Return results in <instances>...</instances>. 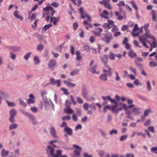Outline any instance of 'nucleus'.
I'll use <instances>...</instances> for the list:
<instances>
[{"label": "nucleus", "instance_id": "nucleus-4", "mask_svg": "<svg viewBox=\"0 0 157 157\" xmlns=\"http://www.w3.org/2000/svg\"><path fill=\"white\" fill-rule=\"evenodd\" d=\"M103 71L105 74L101 75L99 77V78L101 80L106 81L107 80V76H110L112 75V72L109 67L106 65H105Z\"/></svg>", "mask_w": 157, "mask_h": 157}, {"label": "nucleus", "instance_id": "nucleus-32", "mask_svg": "<svg viewBox=\"0 0 157 157\" xmlns=\"http://www.w3.org/2000/svg\"><path fill=\"white\" fill-rule=\"evenodd\" d=\"M76 55V59L77 61H80L82 59L80 52L79 51H76L75 52Z\"/></svg>", "mask_w": 157, "mask_h": 157}, {"label": "nucleus", "instance_id": "nucleus-42", "mask_svg": "<svg viewBox=\"0 0 157 157\" xmlns=\"http://www.w3.org/2000/svg\"><path fill=\"white\" fill-rule=\"evenodd\" d=\"M104 5L106 8L111 10L112 8V6L109 3L107 2V0H105Z\"/></svg>", "mask_w": 157, "mask_h": 157}, {"label": "nucleus", "instance_id": "nucleus-31", "mask_svg": "<svg viewBox=\"0 0 157 157\" xmlns=\"http://www.w3.org/2000/svg\"><path fill=\"white\" fill-rule=\"evenodd\" d=\"M102 98L104 100H109L112 103H113L115 102V100L113 99H111L110 96L109 95L106 96H102Z\"/></svg>", "mask_w": 157, "mask_h": 157}, {"label": "nucleus", "instance_id": "nucleus-18", "mask_svg": "<svg viewBox=\"0 0 157 157\" xmlns=\"http://www.w3.org/2000/svg\"><path fill=\"white\" fill-rule=\"evenodd\" d=\"M65 102L67 107L64 109V112L68 114H72L73 113V111L67 105V103L69 102V101L67 100H66L65 101Z\"/></svg>", "mask_w": 157, "mask_h": 157}, {"label": "nucleus", "instance_id": "nucleus-55", "mask_svg": "<svg viewBox=\"0 0 157 157\" xmlns=\"http://www.w3.org/2000/svg\"><path fill=\"white\" fill-rule=\"evenodd\" d=\"M128 138V136L126 135H122L121 136L120 140L121 141H122L125 140Z\"/></svg>", "mask_w": 157, "mask_h": 157}, {"label": "nucleus", "instance_id": "nucleus-29", "mask_svg": "<svg viewBox=\"0 0 157 157\" xmlns=\"http://www.w3.org/2000/svg\"><path fill=\"white\" fill-rule=\"evenodd\" d=\"M109 13L106 10H104L103 11L102 13L100 14V16L101 17L104 18L106 19L109 18L108 15Z\"/></svg>", "mask_w": 157, "mask_h": 157}, {"label": "nucleus", "instance_id": "nucleus-41", "mask_svg": "<svg viewBox=\"0 0 157 157\" xmlns=\"http://www.w3.org/2000/svg\"><path fill=\"white\" fill-rule=\"evenodd\" d=\"M131 4H132V6L137 11L138 10V6L135 3V1L132 0L131 2Z\"/></svg>", "mask_w": 157, "mask_h": 157}, {"label": "nucleus", "instance_id": "nucleus-53", "mask_svg": "<svg viewBox=\"0 0 157 157\" xmlns=\"http://www.w3.org/2000/svg\"><path fill=\"white\" fill-rule=\"evenodd\" d=\"M103 27L104 29H110L111 27L109 24L107 23H104L103 25Z\"/></svg>", "mask_w": 157, "mask_h": 157}, {"label": "nucleus", "instance_id": "nucleus-35", "mask_svg": "<svg viewBox=\"0 0 157 157\" xmlns=\"http://www.w3.org/2000/svg\"><path fill=\"white\" fill-rule=\"evenodd\" d=\"M128 55L129 56L132 58H134L136 56V53L132 49L130 50L128 52Z\"/></svg>", "mask_w": 157, "mask_h": 157}, {"label": "nucleus", "instance_id": "nucleus-38", "mask_svg": "<svg viewBox=\"0 0 157 157\" xmlns=\"http://www.w3.org/2000/svg\"><path fill=\"white\" fill-rule=\"evenodd\" d=\"M115 16L116 17H117V19L118 20H121L124 18V17L121 16L120 13L117 12H115Z\"/></svg>", "mask_w": 157, "mask_h": 157}, {"label": "nucleus", "instance_id": "nucleus-28", "mask_svg": "<svg viewBox=\"0 0 157 157\" xmlns=\"http://www.w3.org/2000/svg\"><path fill=\"white\" fill-rule=\"evenodd\" d=\"M50 133L53 137L58 138V136L56 135L55 129L52 126L51 127Z\"/></svg>", "mask_w": 157, "mask_h": 157}, {"label": "nucleus", "instance_id": "nucleus-63", "mask_svg": "<svg viewBox=\"0 0 157 157\" xmlns=\"http://www.w3.org/2000/svg\"><path fill=\"white\" fill-rule=\"evenodd\" d=\"M30 110L34 113H36L38 111L37 108L36 107H31L30 108Z\"/></svg>", "mask_w": 157, "mask_h": 157}, {"label": "nucleus", "instance_id": "nucleus-10", "mask_svg": "<svg viewBox=\"0 0 157 157\" xmlns=\"http://www.w3.org/2000/svg\"><path fill=\"white\" fill-rule=\"evenodd\" d=\"M45 20L47 22L50 21V22L51 23L52 22L53 25H56L57 24V22L59 21V17H49V16H47L45 18Z\"/></svg>", "mask_w": 157, "mask_h": 157}, {"label": "nucleus", "instance_id": "nucleus-1", "mask_svg": "<svg viewBox=\"0 0 157 157\" xmlns=\"http://www.w3.org/2000/svg\"><path fill=\"white\" fill-rule=\"evenodd\" d=\"M114 104L111 106L112 111L115 114H117L119 111H121L124 109V110L125 113L126 114H129V112L128 109L130 107L128 106L122 102L118 103L115 101L113 102Z\"/></svg>", "mask_w": 157, "mask_h": 157}, {"label": "nucleus", "instance_id": "nucleus-43", "mask_svg": "<svg viewBox=\"0 0 157 157\" xmlns=\"http://www.w3.org/2000/svg\"><path fill=\"white\" fill-rule=\"evenodd\" d=\"M115 80L116 81H120L121 80V77L119 76L118 72L117 71L115 72Z\"/></svg>", "mask_w": 157, "mask_h": 157}, {"label": "nucleus", "instance_id": "nucleus-56", "mask_svg": "<svg viewBox=\"0 0 157 157\" xmlns=\"http://www.w3.org/2000/svg\"><path fill=\"white\" fill-rule=\"evenodd\" d=\"M83 48L84 49L83 51H86L87 52H88L90 50V47L88 45H85L83 47Z\"/></svg>", "mask_w": 157, "mask_h": 157}, {"label": "nucleus", "instance_id": "nucleus-11", "mask_svg": "<svg viewBox=\"0 0 157 157\" xmlns=\"http://www.w3.org/2000/svg\"><path fill=\"white\" fill-rule=\"evenodd\" d=\"M43 100L45 104L44 107L46 109H49L50 108V106L51 105L53 109L54 110V105L51 100L46 98L44 99Z\"/></svg>", "mask_w": 157, "mask_h": 157}, {"label": "nucleus", "instance_id": "nucleus-49", "mask_svg": "<svg viewBox=\"0 0 157 157\" xmlns=\"http://www.w3.org/2000/svg\"><path fill=\"white\" fill-rule=\"evenodd\" d=\"M31 54V52H28L24 56V58L25 60H28Z\"/></svg>", "mask_w": 157, "mask_h": 157}, {"label": "nucleus", "instance_id": "nucleus-62", "mask_svg": "<svg viewBox=\"0 0 157 157\" xmlns=\"http://www.w3.org/2000/svg\"><path fill=\"white\" fill-rule=\"evenodd\" d=\"M56 80L53 78H51L50 79V83L52 85H55Z\"/></svg>", "mask_w": 157, "mask_h": 157}, {"label": "nucleus", "instance_id": "nucleus-39", "mask_svg": "<svg viewBox=\"0 0 157 157\" xmlns=\"http://www.w3.org/2000/svg\"><path fill=\"white\" fill-rule=\"evenodd\" d=\"M117 133L118 131L117 130L115 129H112L109 132V134L111 136H112L113 135H116L117 134Z\"/></svg>", "mask_w": 157, "mask_h": 157}, {"label": "nucleus", "instance_id": "nucleus-25", "mask_svg": "<svg viewBox=\"0 0 157 157\" xmlns=\"http://www.w3.org/2000/svg\"><path fill=\"white\" fill-rule=\"evenodd\" d=\"M82 94L83 97L85 99H87L88 95L87 91L86 88L83 87L82 90Z\"/></svg>", "mask_w": 157, "mask_h": 157}, {"label": "nucleus", "instance_id": "nucleus-16", "mask_svg": "<svg viewBox=\"0 0 157 157\" xmlns=\"http://www.w3.org/2000/svg\"><path fill=\"white\" fill-rule=\"evenodd\" d=\"M113 39V37L111 35H106L104 37L101 38V40L104 41L106 44H109L110 42V40Z\"/></svg>", "mask_w": 157, "mask_h": 157}, {"label": "nucleus", "instance_id": "nucleus-12", "mask_svg": "<svg viewBox=\"0 0 157 157\" xmlns=\"http://www.w3.org/2000/svg\"><path fill=\"white\" fill-rule=\"evenodd\" d=\"M149 25V23H147L145 24L144 26L143 27V28H144L145 31V33L144 34V36L146 37L145 38H147L149 36L152 35L151 33L150 30L148 28Z\"/></svg>", "mask_w": 157, "mask_h": 157}, {"label": "nucleus", "instance_id": "nucleus-59", "mask_svg": "<svg viewBox=\"0 0 157 157\" xmlns=\"http://www.w3.org/2000/svg\"><path fill=\"white\" fill-rule=\"evenodd\" d=\"M152 133L155 132V128L153 126H149L147 128Z\"/></svg>", "mask_w": 157, "mask_h": 157}, {"label": "nucleus", "instance_id": "nucleus-13", "mask_svg": "<svg viewBox=\"0 0 157 157\" xmlns=\"http://www.w3.org/2000/svg\"><path fill=\"white\" fill-rule=\"evenodd\" d=\"M79 11L81 15V17L82 18H87V20L90 22L91 20L90 17L84 11L83 8L81 7L79 9Z\"/></svg>", "mask_w": 157, "mask_h": 157}, {"label": "nucleus", "instance_id": "nucleus-47", "mask_svg": "<svg viewBox=\"0 0 157 157\" xmlns=\"http://www.w3.org/2000/svg\"><path fill=\"white\" fill-rule=\"evenodd\" d=\"M151 151L154 153L157 154V147H151Z\"/></svg>", "mask_w": 157, "mask_h": 157}, {"label": "nucleus", "instance_id": "nucleus-40", "mask_svg": "<svg viewBox=\"0 0 157 157\" xmlns=\"http://www.w3.org/2000/svg\"><path fill=\"white\" fill-rule=\"evenodd\" d=\"M6 102L7 103L8 106L9 107H14L16 105V104L15 102H9L7 100H6Z\"/></svg>", "mask_w": 157, "mask_h": 157}, {"label": "nucleus", "instance_id": "nucleus-57", "mask_svg": "<svg viewBox=\"0 0 157 157\" xmlns=\"http://www.w3.org/2000/svg\"><path fill=\"white\" fill-rule=\"evenodd\" d=\"M20 112L24 115L27 116L28 117H29V116L31 115L30 113H29L26 112L25 111H24L23 110H20Z\"/></svg>", "mask_w": 157, "mask_h": 157}, {"label": "nucleus", "instance_id": "nucleus-21", "mask_svg": "<svg viewBox=\"0 0 157 157\" xmlns=\"http://www.w3.org/2000/svg\"><path fill=\"white\" fill-rule=\"evenodd\" d=\"M147 38L150 39L152 40V43H151V44L154 48H155L157 47V42L155 37L152 35L147 38Z\"/></svg>", "mask_w": 157, "mask_h": 157}, {"label": "nucleus", "instance_id": "nucleus-51", "mask_svg": "<svg viewBox=\"0 0 157 157\" xmlns=\"http://www.w3.org/2000/svg\"><path fill=\"white\" fill-rule=\"evenodd\" d=\"M151 110L150 109H148L146 110L144 113V116L145 117H146L147 116H148L149 114L151 113Z\"/></svg>", "mask_w": 157, "mask_h": 157}, {"label": "nucleus", "instance_id": "nucleus-19", "mask_svg": "<svg viewBox=\"0 0 157 157\" xmlns=\"http://www.w3.org/2000/svg\"><path fill=\"white\" fill-rule=\"evenodd\" d=\"M64 84L67 86L69 88H74L76 86V84L72 83L70 81L64 80L63 81Z\"/></svg>", "mask_w": 157, "mask_h": 157}, {"label": "nucleus", "instance_id": "nucleus-46", "mask_svg": "<svg viewBox=\"0 0 157 157\" xmlns=\"http://www.w3.org/2000/svg\"><path fill=\"white\" fill-rule=\"evenodd\" d=\"M151 124V121L150 119H147L144 123L145 126H147L150 125Z\"/></svg>", "mask_w": 157, "mask_h": 157}, {"label": "nucleus", "instance_id": "nucleus-36", "mask_svg": "<svg viewBox=\"0 0 157 157\" xmlns=\"http://www.w3.org/2000/svg\"><path fill=\"white\" fill-rule=\"evenodd\" d=\"M83 24L85 26L86 29H88L90 28H91L93 27V26L91 24L88 23L85 20L84 21Z\"/></svg>", "mask_w": 157, "mask_h": 157}, {"label": "nucleus", "instance_id": "nucleus-54", "mask_svg": "<svg viewBox=\"0 0 157 157\" xmlns=\"http://www.w3.org/2000/svg\"><path fill=\"white\" fill-rule=\"evenodd\" d=\"M129 70L132 72H133L135 75H136V69L133 68L132 66H130Z\"/></svg>", "mask_w": 157, "mask_h": 157}, {"label": "nucleus", "instance_id": "nucleus-20", "mask_svg": "<svg viewBox=\"0 0 157 157\" xmlns=\"http://www.w3.org/2000/svg\"><path fill=\"white\" fill-rule=\"evenodd\" d=\"M29 98L27 100V102L29 104H33L35 102V98L33 95L30 94L29 95Z\"/></svg>", "mask_w": 157, "mask_h": 157}, {"label": "nucleus", "instance_id": "nucleus-3", "mask_svg": "<svg viewBox=\"0 0 157 157\" xmlns=\"http://www.w3.org/2000/svg\"><path fill=\"white\" fill-rule=\"evenodd\" d=\"M47 151L48 154V157H67L66 155H62V151L60 150H57L56 153H54V149L50 146H48Z\"/></svg>", "mask_w": 157, "mask_h": 157}, {"label": "nucleus", "instance_id": "nucleus-14", "mask_svg": "<svg viewBox=\"0 0 157 157\" xmlns=\"http://www.w3.org/2000/svg\"><path fill=\"white\" fill-rule=\"evenodd\" d=\"M9 97L7 93L0 90V105L1 104L2 99H6Z\"/></svg>", "mask_w": 157, "mask_h": 157}, {"label": "nucleus", "instance_id": "nucleus-48", "mask_svg": "<svg viewBox=\"0 0 157 157\" xmlns=\"http://www.w3.org/2000/svg\"><path fill=\"white\" fill-rule=\"evenodd\" d=\"M36 17V14L32 13L29 17V18L30 19L31 21H33V19H35Z\"/></svg>", "mask_w": 157, "mask_h": 157}, {"label": "nucleus", "instance_id": "nucleus-7", "mask_svg": "<svg viewBox=\"0 0 157 157\" xmlns=\"http://www.w3.org/2000/svg\"><path fill=\"white\" fill-rule=\"evenodd\" d=\"M43 11L45 13V14L49 17H52L54 15L55 11L50 6H47L43 9Z\"/></svg>", "mask_w": 157, "mask_h": 157}, {"label": "nucleus", "instance_id": "nucleus-64", "mask_svg": "<svg viewBox=\"0 0 157 157\" xmlns=\"http://www.w3.org/2000/svg\"><path fill=\"white\" fill-rule=\"evenodd\" d=\"M149 65L151 67H155L157 66V64L155 62H150Z\"/></svg>", "mask_w": 157, "mask_h": 157}, {"label": "nucleus", "instance_id": "nucleus-52", "mask_svg": "<svg viewBox=\"0 0 157 157\" xmlns=\"http://www.w3.org/2000/svg\"><path fill=\"white\" fill-rule=\"evenodd\" d=\"M18 100L19 101L20 104L22 105L24 107H25L26 106V105L25 103L24 102V101L21 99H19Z\"/></svg>", "mask_w": 157, "mask_h": 157}, {"label": "nucleus", "instance_id": "nucleus-50", "mask_svg": "<svg viewBox=\"0 0 157 157\" xmlns=\"http://www.w3.org/2000/svg\"><path fill=\"white\" fill-rule=\"evenodd\" d=\"M10 58L11 59L13 60H15L16 57V54L12 52H10Z\"/></svg>", "mask_w": 157, "mask_h": 157}, {"label": "nucleus", "instance_id": "nucleus-30", "mask_svg": "<svg viewBox=\"0 0 157 157\" xmlns=\"http://www.w3.org/2000/svg\"><path fill=\"white\" fill-rule=\"evenodd\" d=\"M30 120L32 121V123L34 125H36L37 124V122L35 118L32 115H31L28 117Z\"/></svg>", "mask_w": 157, "mask_h": 157}, {"label": "nucleus", "instance_id": "nucleus-24", "mask_svg": "<svg viewBox=\"0 0 157 157\" xmlns=\"http://www.w3.org/2000/svg\"><path fill=\"white\" fill-rule=\"evenodd\" d=\"M9 49L13 52H17L21 49V48L16 46H10L9 47Z\"/></svg>", "mask_w": 157, "mask_h": 157}, {"label": "nucleus", "instance_id": "nucleus-5", "mask_svg": "<svg viewBox=\"0 0 157 157\" xmlns=\"http://www.w3.org/2000/svg\"><path fill=\"white\" fill-rule=\"evenodd\" d=\"M139 40L140 42L142 43V45L147 48H148L149 47L147 45L146 43H148L151 46V48L149 49V51L150 52L152 51L153 48H154L151 44V43L146 38H145V37L143 36H139Z\"/></svg>", "mask_w": 157, "mask_h": 157}, {"label": "nucleus", "instance_id": "nucleus-45", "mask_svg": "<svg viewBox=\"0 0 157 157\" xmlns=\"http://www.w3.org/2000/svg\"><path fill=\"white\" fill-rule=\"evenodd\" d=\"M78 69H76L72 71L70 73V74L71 76H74L77 74L79 72Z\"/></svg>", "mask_w": 157, "mask_h": 157}, {"label": "nucleus", "instance_id": "nucleus-27", "mask_svg": "<svg viewBox=\"0 0 157 157\" xmlns=\"http://www.w3.org/2000/svg\"><path fill=\"white\" fill-rule=\"evenodd\" d=\"M13 14L15 18L19 19L21 21L23 20V17L19 14V12L17 10H16L14 12Z\"/></svg>", "mask_w": 157, "mask_h": 157}, {"label": "nucleus", "instance_id": "nucleus-26", "mask_svg": "<svg viewBox=\"0 0 157 157\" xmlns=\"http://www.w3.org/2000/svg\"><path fill=\"white\" fill-rule=\"evenodd\" d=\"M33 60L34 62V64L35 65H38L40 63V61L39 59V57L38 56H34L33 58Z\"/></svg>", "mask_w": 157, "mask_h": 157}, {"label": "nucleus", "instance_id": "nucleus-15", "mask_svg": "<svg viewBox=\"0 0 157 157\" xmlns=\"http://www.w3.org/2000/svg\"><path fill=\"white\" fill-rule=\"evenodd\" d=\"M102 29L100 28H98L94 29V30L92 31V33L97 36H100L101 35V33L103 31Z\"/></svg>", "mask_w": 157, "mask_h": 157}, {"label": "nucleus", "instance_id": "nucleus-61", "mask_svg": "<svg viewBox=\"0 0 157 157\" xmlns=\"http://www.w3.org/2000/svg\"><path fill=\"white\" fill-rule=\"evenodd\" d=\"M83 108L86 110H88L90 105L87 103H85L83 105Z\"/></svg>", "mask_w": 157, "mask_h": 157}, {"label": "nucleus", "instance_id": "nucleus-60", "mask_svg": "<svg viewBox=\"0 0 157 157\" xmlns=\"http://www.w3.org/2000/svg\"><path fill=\"white\" fill-rule=\"evenodd\" d=\"M89 41L90 43H93L95 41V37L94 36H92L90 37Z\"/></svg>", "mask_w": 157, "mask_h": 157}, {"label": "nucleus", "instance_id": "nucleus-8", "mask_svg": "<svg viewBox=\"0 0 157 157\" xmlns=\"http://www.w3.org/2000/svg\"><path fill=\"white\" fill-rule=\"evenodd\" d=\"M73 146L75 149L74 151L72 157H82L80 153L82 148L78 146L75 144L73 145Z\"/></svg>", "mask_w": 157, "mask_h": 157}, {"label": "nucleus", "instance_id": "nucleus-44", "mask_svg": "<svg viewBox=\"0 0 157 157\" xmlns=\"http://www.w3.org/2000/svg\"><path fill=\"white\" fill-rule=\"evenodd\" d=\"M101 58L102 61L105 63V66L106 65H107L106 63L108 59L107 55H105L101 57Z\"/></svg>", "mask_w": 157, "mask_h": 157}, {"label": "nucleus", "instance_id": "nucleus-34", "mask_svg": "<svg viewBox=\"0 0 157 157\" xmlns=\"http://www.w3.org/2000/svg\"><path fill=\"white\" fill-rule=\"evenodd\" d=\"M53 25L51 24H49L45 25L43 27L42 29V32H45L46 31L49 29L51 27H52Z\"/></svg>", "mask_w": 157, "mask_h": 157}, {"label": "nucleus", "instance_id": "nucleus-9", "mask_svg": "<svg viewBox=\"0 0 157 157\" xmlns=\"http://www.w3.org/2000/svg\"><path fill=\"white\" fill-rule=\"evenodd\" d=\"M10 117L9 120L11 123H13L14 122V118L17 114V112L16 110L14 109H11L9 112Z\"/></svg>", "mask_w": 157, "mask_h": 157}, {"label": "nucleus", "instance_id": "nucleus-22", "mask_svg": "<svg viewBox=\"0 0 157 157\" xmlns=\"http://www.w3.org/2000/svg\"><path fill=\"white\" fill-rule=\"evenodd\" d=\"M56 64V60L53 59L50 60L48 63V67L49 68L53 69Z\"/></svg>", "mask_w": 157, "mask_h": 157}, {"label": "nucleus", "instance_id": "nucleus-23", "mask_svg": "<svg viewBox=\"0 0 157 157\" xmlns=\"http://www.w3.org/2000/svg\"><path fill=\"white\" fill-rule=\"evenodd\" d=\"M96 67L97 65H95L93 66L90 67L89 68V70L93 74H98L100 72L96 71Z\"/></svg>", "mask_w": 157, "mask_h": 157}, {"label": "nucleus", "instance_id": "nucleus-2", "mask_svg": "<svg viewBox=\"0 0 157 157\" xmlns=\"http://www.w3.org/2000/svg\"><path fill=\"white\" fill-rule=\"evenodd\" d=\"M127 104L128 106H130V107L128 109L129 114H131L132 113H134V114L138 115L140 113V108L134 107L135 105L133 104V101L132 100L128 99Z\"/></svg>", "mask_w": 157, "mask_h": 157}, {"label": "nucleus", "instance_id": "nucleus-37", "mask_svg": "<svg viewBox=\"0 0 157 157\" xmlns=\"http://www.w3.org/2000/svg\"><path fill=\"white\" fill-rule=\"evenodd\" d=\"M18 127V125L16 124H11L9 127V130H13L16 129Z\"/></svg>", "mask_w": 157, "mask_h": 157}, {"label": "nucleus", "instance_id": "nucleus-6", "mask_svg": "<svg viewBox=\"0 0 157 157\" xmlns=\"http://www.w3.org/2000/svg\"><path fill=\"white\" fill-rule=\"evenodd\" d=\"M143 27L140 28L139 29L138 27V25L136 24L133 28L132 33V36H140V33H142Z\"/></svg>", "mask_w": 157, "mask_h": 157}, {"label": "nucleus", "instance_id": "nucleus-17", "mask_svg": "<svg viewBox=\"0 0 157 157\" xmlns=\"http://www.w3.org/2000/svg\"><path fill=\"white\" fill-rule=\"evenodd\" d=\"M64 131L66 132L64 135L65 137H67L68 136H71L72 135L73 132L72 129L68 127H65Z\"/></svg>", "mask_w": 157, "mask_h": 157}, {"label": "nucleus", "instance_id": "nucleus-58", "mask_svg": "<svg viewBox=\"0 0 157 157\" xmlns=\"http://www.w3.org/2000/svg\"><path fill=\"white\" fill-rule=\"evenodd\" d=\"M147 89L149 91H150L151 90V87L150 82L149 81H147Z\"/></svg>", "mask_w": 157, "mask_h": 157}, {"label": "nucleus", "instance_id": "nucleus-33", "mask_svg": "<svg viewBox=\"0 0 157 157\" xmlns=\"http://www.w3.org/2000/svg\"><path fill=\"white\" fill-rule=\"evenodd\" d=\"M9 153V151H8L3 149L1 151V155L2 157H6L8 155Z\"/></svg>", "mask_w": 157, "mask_h": 157}]
</instances>
